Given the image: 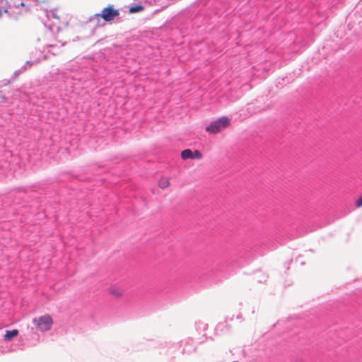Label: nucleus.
Segmentation results:
<instances>
[{
  "label": "nucleus",
  "mask_w": 362,
  "mask_h": 362,
  "mask_svg": "<svg viewBox=\"0 0 362 362\" xmlns=\"http://www.w3.org/2000/svg\"><path fill=\"white\" fill-rule=\"evenodd\" d=\"M119 15L118 9L115 8L112 4H109L107 6L103 8L100 13H95L94 18H103L105 21L110 22L113 21L116 17Z\"/></svg>",
  "instance_id": "1"
},
{
  "label": "nucleus",
  "mask_w": 362,
  "mask_h": 362,
  "mask_svg": "<svg viewBox=\"0 0 362 362\" xmlns=\"http://www.w3.org/2000/svg\"><path fill=\"white\" fill-rule=\"evenodd\" d=\"M37 329L40 332H46L51 329L53 320L49 315H45L33 320Z\"/></svg>",
  "instance_id": "2"
},
{
  "label": "nucleus",
  "mask_w": 362,
  "mask_h": 362,
  "mask_svg": "<svg viewBox=\"0 0 362 362\" xmlns=\"http://www.w3.org/2000/svg\"><path fill=\"white\" fill-rule=\"evenodd\" d=\"M230 119L227 117H221L217 120L211 122L206 128V131L209 134H216L221 130L226 128L230 124Z\"/></svg>",
  "instance_id": "3"
},
{
  "label": "nucleus",
  "mask_w": 362,
  "mask_h": 362,
  "mask_svg": "<svg viewBox=\"0 0 362 362\" xmlns=\"http://www.w3.org/2000/svg\"><path fill=\"white\" fill-rule=\"evenodd\" d=\"M108 293L115 298H120L124 296L125 291L121 286L115 284L108 288Z\"/></svg>",
  "instance_id": "4"
},
{
  "label": "nucleus",
  "mask_w": 362,
  "mask_h": 362,
  "mask_svg": "<svg viewBox=\"0 0 362 362\" xmlns=\"http://www.w3.org/2000/svg\"><path fill=\"white\" fill-rule=\"evenodd\" d=\"M170 185V179L167 177H161L158 182V186L162 189L168 188Z\"/></svg>",
  "instance_id": "5"
},
{
  "label": "nucleus",
  "mask_w": 362,
  "mask_h": 362,
  "mask_svg": "<svg viewBox=\"0 0 362 362\" xmlns=\"http://www.w3.org/2000/svg\"><path fill=\"white\" fill-rule=\"evenodd\" d=\"M18 334V331L17 329L8 330L4 334V339L7 341H11L14 337H16Z\"/></svg>",
  "instance_id": "6"
},
{
  "label": "nucleus",
  "mask_w": 362,
  "mask_h": 362,
  "mask_svg": "<svg viewBox=\"0 0 362 362\" xmlns=\"http://www.w3.org/2000/svg\"><path fill=\"white\" fill-rule=\"evenodd\" d=\"M192 154L193 151L190 149H185L182 151L181 153V157L182 159H188V158H192Z\"/></svg>",
  "instance_id": "7"
},
{
  "label": "nucleus",
  "mask_w": 362,
  "mask_h": 362,
  "mask_svg": "<svg viewBox=\"0 0 362 362\" xmlns=\"http://www.w3.org/2000/svg\"><path fill=\"white\" fill-rule=\"evenodd\" d=\"M144 6H141V5H136L135 6H132L129 8V12L133 13H136V12H140L141 11L144 10Z\"/></svg>",
  "instance_id": "8"
},
{
  "label": "nucleus",
  "mask_w": 362,
  "mask_h": 362,
  "mask_svg": "<svg viewBox=\"0 0 362 362\" xmlns=\"http://www.w3.org/2000/svg\"><path fill=\"white\" fill-rule=\"evenodd\" d=\"M202 158V154L199 151L195 150L193 152L192 158L201 159Z\"/></svg>",
  "instance_id": "9"
},
{
  "label": "nucleus",
  "mask_w": 362,
  "mask_h": 362,
  "mask_svg": "<svg viewBox=\"0 0 362 362\" xmlns=\"http://www.w3.org/2000/svg\"><path fill=\"white\" fill-rule=\"evenodd\" d=\"M355 206L357 207V208H361L362 207V196L360 197L355 202Z\"/></svg>",
  "instance_id": "10"
},
{
  "label": "nucleus",
  "mask_w": 362,
  "mask_h": 362,
  "mask_svg": "<svg viewBox=\"0 0 362 362\" xmlns=\"http://www.w3.org/2000/svg\"><path fill=\"white\" fill-rule=\"evenodd\" d=\"M0 100L2 103H5L7 101V97L2 91H0Z\"/></svg>",
  "instance_id": "11"
},
{
  "label": "nucleus",
  "mask_w": 362,
  "mask_h": 362,
  "mask_svg": "<svg viewBox=\"0 0 362 362\" xmlns=\"http://www.w3.org/2000/svg\"><path fill=\"white\" fill-rule=\"evenodd\" d=\"M4 13H8V10H7L6 8H5V9L4 10Z\"/></svg>",
  "instance_id": "12"
},
{
  "label": "nucleus",
  "mask_w": 362,
  "mask_h": 362,
  "mask_svg": "<svg viewBox=\"0 0 362 362\" xmlns=\"http://www.w3.org/2000/svg\"><path fill=\"white\" fill-rule=\"evenodd\" d=\"M21 6H25V4H24V3H23V2H22V3L21 4Z\"/></svg>",
  "instance_id": "13"
},
{
  "label": "nucleus",
  "mask_w": 362,
  "mask_h": 362,
  "mask_svg": "<svg viewBox=\"0 0 362 362\" xmlns=\"http://www.w3.org/2000/svg\"><path fill=\"white\" fill-rule=\"evenodd\" d=\"M1 16V11L0 10V16Z\"/></svg>",
  "instance_id": "14"
}]
</instances>
